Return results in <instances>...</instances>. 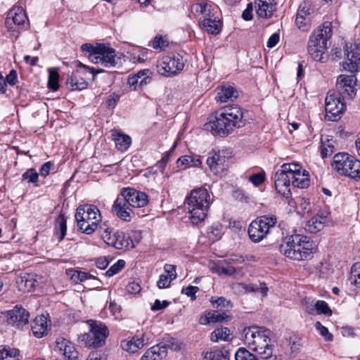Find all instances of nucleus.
<instances>
[{
	"instance_id": "nucleus-30",
	"label": "nucleus",
	"mask_w": 360,
	"mask_h": 360,
	"mask_svg": "<svg viewBox=\"0 0 360 360\" xmlns=\"http://www.w3.org/2000/svg\"><path fill=\"white\" fill-rule=\"evenodd\" d=\"M328 223L327 215L323 213L318 214L307 221L305 230L308 232L316 233L322 230Z\"/></svg>"
},
{
	"instance_id": "nucleus-7",
	"label": "nucleus",
	"mask_w": 360,
	"mask_h": 360,
	"mask_svg": "<svg viewBox=\"0 0 360 360\" xmlns=\"http://www.w3.org/2000/svg\"><path fill=\"white\" fill-rule=\"evenodd\" d=\"M75 219L79 229L86 234L93 233L102 221L100 210L93 205H84L77 207Z\"/></svg>"
},
{
	"instance_id": "nucleus-37",
	"label": "nucleus",
	"mask_w": 360,
	"mask_h": 360,
	"mask_svg": "<svg viewBox=\"0 0 360 360\" xmlns=\"http://www.w3.org/2000/svg\"><path fill=\"white\" fill-rule=\"evenodd\" d=\"M116 148L120 151H126L131 145V138L118 132L112 134Z\"/></svg>"
},
{
	"instance_id": "nucleus-9",
	"label": "nucleus",
	"mask_w": 360,
	"mask_h": 360,
	"mask_svg": "<svg viewBox=\"0 0 360 360\" xmlns=\"http://www.w3.org/2000/svg\"><path fill=\"white\" fill-rule=\"evenodd\" d=\"M99 233L102 239L107 245L118 250L134 248L138 243V241H133L129 236H127L123 232H112V229L105 224L100 226Z\"/></svg>"
},
{
	"instance_id": "nucleus-60",
	"label": "nucleus",
	"mask_w": 360,
	"mask_h": 360,
	"mask_svg": "<svg viewBox=\"0 0 360 360\" xmlns=\"http://www.w3.org/2000/svg\"><path fill=\"white\" fill-rule=\"evenodd\" d=\"M191 158L190 155H183L176 160L177 167H184V168L190 167Z\"/></svg>"
},
{
	"instance_id": "nucleus-26",
	"label": "nucleus",
	"mask_w": 360,
	"mask_h": 360,
	"mask_svg": "<svg viewBox=\"0 0 360 360\" xmlns=\"http://www.w3.org/2000/svg\"><path fill=\"white\" fill-rule=\"evenodd\" d=\"M311 7L309 3L304 2L297 10L295 23L297 27L302 30H307L309 28V15Z\"/></svg>"
},
{
	"instance_id": "nucleus-55",
	"label": "nucleus",
	"mask_w": 360,
	"mask_h": 360,
	"mask_svg": "<svg viewBox=\"0 0 360 360\" xmlns=\"http://www.w3.org/2000/svg\"><path fill=\"white\" fill-rule=\"evenodd\" d=\"M125 262L122 259L118 260L106 272L105 274L108 276H112L117 274L124 266Z\"/></svg>"
},
{
	"instance_id": "nucleus-52",
	"label": "nucleus",
	"mask_w": 360,
	"mask_h": 360,
	"mask_svg": "<svg viewBox=\"0 0 360 360\" xmlns=\"http://www.w3.org/2000/svg\"><path fill=\"white\" fill-rule=\"evenodd\" d=\"M250 181L255 186H259L262 184L265 181V172L262 171L260 172L254 174L248 177Z\"/></svg>"
},
{
	"instance_id": "nucleus-22",
	"label": "nucleus",
	"mask_w": 360,
	"mask_h": 360,
	"mask_svg": "<svg viewBox=\"0 0 360 360\" xmlns=\"http://www.w3.org/2000/svg\"><path fill=\"white\" fill-rule=\"evenodd\" d=\"M152 72L149 69L139 70L136 74L129 75L127 85L131 91H136L151 82Z\"/></svg>"
},
{
	"instance_id": "nucleus-62",
	"label": "nucleus",
	"mask_w": 360,
	"mask_h": 360,
	"mask_svg": "<svg viewBox=\"0 0 360 360\" xmlns=\"http://www.w3.org/2000/svg\"><path fill=\"white\" fill-rule=\"evenodd\" d=\"M166 46V41L161 37H156L153 42V47L155 49L162 50Z\"/></svg>"
},
{
	"instance_id": "nucleus-36",
	"label": "nucleus",
	"mask_w": 360,
	"mask_h": 360,
	"mask_svg": "<svg viewBox=\"0 0 360 360\" xmlns=\"http://www.w3.org/2000/svg\"><path fill=\"white\" fill-rule=\"evenodd\" d=\"M232 334L230 330L226 327H221L215 329L210 335V340L213 342L219 341H231Z\"/></svg>"
},
{
	"instance_id": "nucleus-42",
	"label": "nucleus",
	"mask_w": 360,
	"mask_h": 360,
	"mask_svg": "<svg viewBox=\"0 0 360 360\" xmlns=\"http://www.w3.org/2000/svg\"><path fill=\"white\" fill-rule=\"evenodd\" d=\"M146 352L150 355L149 358H150V360H162L167 354L165 347H160V345H155Z\"/></svg>"
},
{
	"instance_id": "nucleus-63",
	"label": "nucleus",
	"mask_w": 360,
	"mask_h": 360,
	"mask_svg": "<svg viewBox=\"0 0 360 360\" xmlns=\"http://www.w3.org/2000/svg\"><path fill=\"white\" fill-rule=\"evenodd\" d=\"M280 36L278 33H274L268 39L266 46L268 48L274 47L279 41Z\"/></svg>"
},
{
	"instance_id": "nucleus-56",
	"label": "nucleus",
	"mask_w": 360,
	"mask_h": 360,
	"mask_svg": "<svg viewBox=\"0 0 360 360\" xmlns=\"http://www.w3.org/2000/svg\"><path fill=\"white\" fill-rule=\"evenodd\" d=\"M38 173L34 169H28L22 174V179L28 180V182L35 184L38 181Z\"/></svg>"
},
{
	"instance_id": "nucleus-64",
	"label": "nucleus",
	"mask_w": 360,
	"mask_h": 360,
	"mask_svg": "<svg viewBox=\"0 0 360 360\" xmlns=\"http://www.w3.org/2000/svg\"><path fill=\"white\" fill-rule=\"evenodd\" d=\"M252 10H253V6L252 3H250L248 4L247 8L245 9V11L242 13V18L245 20H250L252 18Z\"/></svg>"
},
{
	"instance_id": "nucleus-27",
	"label": "nucleus",
	"mask_w": 360,
	"mask_h": 360,
	"mask_svg": "<svg viewBox=\"0 0 360 360\" xmlns=\"http://www.w3.org/2000/svg\"><path fill=\"white\" fill-rule=\"evenodd\" d=\"M56 347L62 354L69 360H76L78 357V352L73 344L68 340L63 338H58L56 341Z\"/></svg>"
},
{
	"instance_id": "nucleus-47",
	"label": "nucleus",
	"mask_w": 360,
	"mask_h": 360,
	"mask_svg": "<svg viewBox=\"0 0 360 360\" xmlns=\"http://www.w3.org/2000/svg\"><path fill=\"white\" fill-rule=\"evenodd\" d=\"M202 356L205 360H229L220 350L203 352Z\"/></svg>"
},
{
	"instance_id": "nucleus-20",
	"label": "nucleus",
	"mask_w": 360,
	"mask_h": 360,
	"mask_svg": "<svg viewBox=\"0 0 360 360\" xmlns=\"http://www.w3.org/2000/svg\"><path fill=\"white\" fill-rule=\"evenodd\" d=\"M112 210L119 219L127 222L131 221L135 215L130 205L121 194L115 200Z\"/></svg>"
},
{
	"instance_id": "nucleus-1",
	"label": "nucleus",
	"mask_w": 360,
	"mask_h": 360,
	"mask_svg": "<svg viewBox=\"0 0 360 360\" xmlns=\"http://www.w3.org/2000/svg\"><path fill=\"white\" fill-rule=\"evenodd\" d=\"M243 124L242 108L237 105H229L217 110L214 120L206 123L205 127L215 136H226L235 129L240 128Z\"/></svg>"
},
{
	"instance_id": "nucleus-15",
	"label": "nucleus",
	"mask_w": 360,
	"mask_h": 360,
	"mask_svg": "<svg viewBox=\"0 0 360 360\" xmlns=\"http://www.w3.org/2000/svg\"><path fill=\"white\" fill-rule=\"evenodd\" d=\"M345 60L341 63L344 70L355 73L360 70V45H346Z\"/></svg>"
},
{
	"instance_id": "nucleus-53",
	"label": "nucleus",
	"mask_w": 360,
	"mask_h": 360,
	"mask_svg": "<svg viewBox=\"0 0 360 360\" xmlns=\"http://www.w3.org/2000/svg\"><path fill=\"white\" fill-rule=\"evenodd\" d=\"M311 211V205L309 200L302 198L299 200V205L297 207V212L300 214L309 213Z\"/></svg>"
},
{
	"instance_id": "nucleus-39",
	"label": "nucleus",
	"mask_w": 360,
	"mask_h": 360,
	"mask_svg": "<svg viewBox=\"0 0 360 360\" xmlns=\"http://www.w3.org/2000/svg\"><path fill=\"white\" fill-rule=\"evenodd\" d=\"M221 275L234 276L236 278H240L244 276V272L242 268L236 269L232 266L231 263H228L224 260L221 261L220 276Z\"/></svg>"
},
{
	"instance_id": "nucleus-35",
	"label": "nucleus",
	"mask_w": 360,
	"mask_h": 360,
	"mask_svg": "<svg viewBox=\"0 0 360 360\" xmlns=\"http://www.w3.org/2000/svg\"><path fill=\"white\" fill-rule=\"evenodd\" d=\"M211 5L206 0H200L191 6V11L194 14H200L203 18L210 17L214 15L211 11Z\"/></svg>"
},
{
	"instance_id": "nucleus-29",
	"label": "nucleus",
	"mask_w": 360,
	"mask_h": 360,
	"mask_svg": "<svg viewBox=\"0 0 360 360\" xmlns=\"http://www.w3.org/2000/svg\"><path fill=\"white\" fill-rule=\"evenodd\" d=\"M217 94L216 96V100L219 103H226L229 101H233L236 99L238 96L236 88L229 84H225L219 86L217 89Z\"/></svg>"
},
{
	"instance_id": "nucleus-41",
	"label": "nucleus",
	"mask_w": 360,
	"mask_h": 360,
	"mask_svg": "<svg viewBox=\"0 0 360 360\" xmlns=\"http://www.w3.org/2000/svg\"><path fill=\"white\" fill-rule=\"evenodd\" d=\"M66 219L65 216L61 214L56 219L54 229V234L59 241H61L64 238L66 234Z\"/></svg>"
},
{
	"instance_id": "nucleus-31",
	"label": "nucleus",
	"mask_w": 360,
	"mask_h": 360,
	"mask_svg": "<svg viewBox=\"0 0 360 360\" xmlns=\"http://www.w3.org/2000/svg\"><path fill=\"white\" fill-rule=\"evenodd\" d=\"M306 310L309 314H324L330 316L332 311L328 304L323 300H318L314 304H309L306 307Z\"/></svg>"
},
{
	"instance_id": "nucleus-17",
	"label": "nucleus",
	"mask_w": 360,
	"mask_h": 360,
	"mask_svg": "<svg viewBox=\"0 0 360 360\" xmlns=\"http://www.w3.org/2000/svg\"><path fill=\"white\" fill-rule=\"evenodd\" d=\"M292 186L305 188L310 184L309 172L295 162L287 163Z\"/></svg>"
},
{
	"instance_id": "nucleus-59",
	"label": "nucleus",
	"mask_w": 360,
	"mask_h": 360,
	"mask_svg": "<svg viewBox=\"0 0 360 360\" xmlns=\"http://www.w3.org/2000/svg\"><path fill=\"white\" fill-rule=\"evenodd\" d=\"M233 197L236 200H238L240 202H248V201H249V197L245 194L244 191L239 189V188L236 189L233 192Z\"/></svg>"
},
{
	"instance_id": "nucleus-21",
	"label": "nucleus",
	"mask_w": 360,
	"mask_h": 360,
	"mask_svg": "<svg viewBox=\"0 0 360 360\" xmlns=\"http://www.w3.org/2000/svg\"><path fill=\"white\" fill-rule=\"evenodd\" d=\"M28 24L27 15L24 9L20 6L13 7L8 13L6 25L9 30H13V25L18 27H25Z\"/></svg>"
},
{
	"instance_id": "nucleus-23",
	"label": "nucleus",
	"mask_w": 360,
	"mask_h": 360,
	"mask_svg": "<svg viewBox=\"0 0 360 360\" xmlns=\"http://www.w3.org/2000/svg\"><path fill=\"white\" fill-rule=\"evenodd\" d=\"M353 160L354 157L347 153H338L333 157L332 168L340 175L347 176Z\"/></svg>"
},
{
	"instance_id": "nucleus-11",
	"label": "nucleus",
	"mask_w": 360,
	"mask_h": 360,
	"mask_svg": "<svg viewBox=\"0 0 360 360\" xmlns=\"http://www.w3.org/2000/svg\"><path fill=\"white\" fill-rule=\"evenodd\" d=\"M277 222L274 216H262L251 222L248 228L250 238L255 243L264 239Z\"/></svg>"
},
{
	"instance_id": "nucleus-51",
	"label": "nucleus",
	"mask_w": 360,
	"mask_h": 360,
	"mask_svg": "<svg viewBox=\"0 0 360 360\" xmlns=\"http://www.w3.org/2000/svg\"><path fill=\"white\" fill-rule=\"evenodd\" d=\"M19 354V351L15 348L4 347L0 349V360H4L8 357H15Z\"/></svg>"
},
{
	"instance_id": "nucleus-19",
	"label": "nucleus",
	"mask_w": 360,
	"mask_h": 360,
	"mask_svg": "<svg viewBox=\"0 0 360 360\" xmlns=\"http://www.w3.org/2000/svg\"><path fill=\"white\" fill-rule=\"evenodd\" d=\"M120 194L127 200L129 205L133 207H143L148 202V195L134 188L127 187L122 189Z\"/></svg>"
},
{
	"instance_id": "nucleus-2",
	"label": "nucleus",
	"mask_w": 360,
	"mask_h": 360,
	"mask_svg": "<svg viewBox=\"0 0 360 360\" xmlns=\"http://www.w3.org/2000/svg\"><path fill=\"white\" fill-rule=\"evenodd\" d=\"M313 242L306 236L300 234L286 237L280 245L281 253L295 261L310 259L313 255Z\"/></svg>"
},
{
	"instance_id": "nucleus-18",
	"label": "nucleus",
	"mask_w": 360,
	"mask_h": 360,
	"mask_svg": "<svg viewBox=\"0 0 360 360\" xmlns=\"http://www.w3.org/2000/svg\"><path fill=\"white\" fill-rule=\"evenodd\" d=\"M345 109V105L340 98L328 92L325 101L326 116L330 120L336 121Z\"/></svg>"
},
{
	"instance_id": "nucleus-49",
	"label": "nucleus",
	"mask_w": 360,
	"mask_h": 360,
	"mask_svg": "<svg viewBox=\"0 0 360 360\" xmlns=\"http://www.w3.org/2000/svg\"><path fill=\"white\" fill-rule=\"evenodd\" d=\"M350 171L347 176L360 180V161L359 160L354 158L352 165L350 166Z\"/></svg>"
},
{
	"instance_id": "nucleus-3",
	"label": "nucleus",
	"mask_w": 360,
	"mask_h": 360,
	"mask_svg": "<svg viewBox=\"0 0 360 360\" xmlns=\"http://www.w3.org/2000/svg\"><path fill=\"white\" fill-rule=\"evenodd\" d=\"M270 333L269 330L262 328L250 326L243 328L242 338L252 351L257 352L262 358L268 359L273 354Z\"/></svg>"
},
{
	"instance_id": "nucleus-34",
	"label": "nucleus",
	"mask_w": 360,
	"mask_h": 360,
	"mask_svg": "<svg viewBox=\"0 0 360 360\" xmlns=\"http://www.w3.org/2000/svg\"><path fill=\"white\" fill-rule=\"evenodd\" d=\"M143 338L134 337L131 340H124L121 342V347L123 350L135 353L144 346Z\"/></svg>"
},
{
	"instance_id": "nucleus-61",
	"label": "nucleus",
	"mask_w": 360,
	"mask_h": 360,
	"mask_svg": "<svg viewBox=\"0 0 360 360\" xmlns=\"http://www.w3.org/2000/svg\"><path fill=\"white\" fill-rule=\"evenodd\" d=\"M165 272L167 276L170 277V279L174 280L176 278V266L172 264H167L164 266Z\"/></svg>"
},
{
	"instance_id": "nucleus-5",
	"label": "nucleus",
	"mask_w": 360,
	"mask_h": 360,
	"mask_svg": "<svg viewBox=\"0 0 360 360\" xmlns=\"http://www.w3.org/2000/svg\"><path fill=\"white\" fill-rule=\"evenodd\" d=\"M331 36L332 29L330 22H325L321 27L316 29L311 34L307 50L314 60L321 63L326 60L327 41Z\"/></svg>"
},
{
	"instance_id": "nucleus-8",
	"label": "nucleus",
	"mask_w": 360,
	"mask_h": 360,
	"mask_svg": "<svg viewBox=\"0 0 360 360\" xmlns=\"http://www.w3.org/2000/svg\"><path fill=\"white\" fill-rule=\"evenodd\" d=\"M90 330L78 337L79 342L88 347H101L105 343L109 335L106 326L101 321L89 320L87 321Z\"/></svg>"
},
{
	"instance_id": "nucleus-10",
	"label": "nucleus",
	"mask_w": 360,
	"mask_h": 360,
	"mask_svg": "<svg viewBox=\"0 0 360 360\" xmlns=\"http://www.w3.org/2000/svg\"><path fill=\"white\" fill-rule=\"evenodd\" d=\"M101 72V70H96L79 63L76 70L68 77L66 82L67 86L72 91L85 89L88 85L86 79H89V76L94 78L96 74Z\"/></svg>"
},
{
	"instance_id": "nucleus-32",
	"label": "nucleus",
	"mask_w": 360,
	"mask_h": 360,
	"mask_svg": "<svg viewBox=\"0 0 360 360\" xmlns=\"http://www.w3.org/2000/svg\"><path fill=\"white\" fill-rule=\"evenodd\" d=\"M32 330L37 338L43 337L47 330V319L44 315L37 316L32 325Z\"/></svg>"
},
{
	"instance_id": "nucleus-57",
	"label": "nucleus",
	"mask_w": 360,
	"mask_h": 360,
	"mask_svg": "<svg viewBox=\"0 0 360 360\" xmlns=\"http://www.w3.org/2000/svg\"><path fill=\"white\" fill-rule=\"evenodd\" d=\"M199 290V288L197 286L189 285L185 288H183L181 292L188 297H190L191 299L193 301L196 300L195 294Z\"/></svg>"
},
{
	"instance_id": "nucleus-58",
	"label": "nucleus",
	"mask_w": 360,
	"mask_h": 360,
	"mask_svg": "<svg viewBox=\"0 0 360 360\" xmlns=\"http://www.w3.org/2000/svg\"><path fill=\"white\" fill-rule=\"evenodd\" d=\"M173 279H170L169 276L162 274L160 276L159 280L157 282V285L159 288H166L170 285L171 282Z\"/></svg>"
},
{
	"instance_id": "nucleus-28",
	"label": "nucleus",
	"mask_w": 360,
	"mask_h": 360,
	"mask_svg": "<svg viewBox=\"0 0 360 360\" xmlns=\"http://www.w3.org/2000/svg\"><path fill=\"white\" fill-rule=\"evenodd\" d=\"M256 12L259 17L269 18L276 10L275 0H255Z\"/></svg>"
},
{
	"instance_id": "nucleus-43",
	"label": "nucleus",
	"mask_w": 360,
	"mask_h": 360,
	"mask_svg": "<svg viewBox=\"0 0 360 360\" xmlns=\"http://www.w3.org/2000/svg\"><path fill=\"white\" fill-rule=\"evenodd\" d=\"M230 288L233 293L238 295L257 290V288H255L253 285H246L243 283H233L231 284Z\"/></svg>"
},
{
	"instance_id": "nucleus-24",
	"label": "nucleus",
	"mask_w": 360,
	"mask_h": 360,
	"mask_svg": "<svg viewBox=\"0 0 360 360\" xmlns=\"http://www.w3.org/2000/svg\"><path fill=\"white\" fill-rule=\"evenodd\" d=\"M30 314L22 307L15 306L7 312V322L18 328L28 323Z\"/></svg>"
},
{
	"instance_id": "nucleus-13",
	"label": "nucleus",
	"mask_w": 360,
	"mask_h": 360,
	"mask_svg": "<svg viewBox=\"0 0 360 360\" xmlns=\"http://www.w3.org/2000/svg\"><path fill=\"white\" fill-rule=\"evenodd\" d=\"M184 63L180 56H164L158 61L157 71L163 76L174 75L183 70Z\"/></svg>"
},
{
	"instance_id": "nucleus-44",
	"label": "nucleus",
	"mask_w": 360,
	"mask_h": 360,
	"mask_svg": "<svg viewBox=\"0 0 360 360\" xmlns=\"http://www.w3.org/2000/svg\"><path fill=\"white\" fill-rule=\"evenodd\" d=\"M235 360H259V359L245 347H240L235 353Z\"/></svg>"
},
{
	"instance_id": "nucleus-48",
	"label": "nucleus",
	"mask_w": 360,
	"mask_h": 360,
	"mask_svg": "<svg viewBox=\"0 0 360 360\" xmlns=\"http://www.w3.org/2000/svg\"><path fill=\"white\" fill-rule=\"evenodd\" d=\"M350 281L360 288V262H356L352 266Z\"/></svg>"
},
{
	"instance_id": "nucleus-50",
	"label": "nucleus",
	"mask_w": 360,
	"mask_h": 360,
	"mask_svg": "<svg viewBox=\"0 0 360 360\" xmlns=\"http://www.w3.org/2000/svg\"><path fill=\"white\" fill-rule=\"evenodd\" d=\"M160 347H165L166 351L167 352V349H170L172 350H178L180 349L179 342L173 338H167L164 340V341L160 344Z\"/></svg>"
},
{
	"instance_id": "nucleus-38",
	"label": "nucleus",
	"mask_w": 360,
	"mask_h": 360,
	"mask_svg": "<svg viewBox=\"0 0 360 360\" xmlns=\"http://www.w3.org/2000/svg\"><path fill=\"white\" fill-rule=\"evenodd\" d=\"M66 274L70 278V279L75 283H83L86 280L94 278L93 276L89 274L86 272L81 271L74 269H67Z\"/></svg>"
},
{
	"instance_id": "nucleus-46",
	"label": "nucleus",
	"mask_w": 360,
	"mask_h": 360,
	"mask_svg": "<svg viewBox=\"0 0 360 360\" xmlns=\"http://www.w3.org/2000/svg\"><path fill=\"white\" fill-rule=\"evenodd\" d=\"M49 81H48L49 88L50 89H51L52 91H57L59 88L58 72L55 69H49Z\"/></svg>"
},
{
	"instance_id": "nucleus-40",
	"label": "nucleus",
	"mask_w": 360,
	"mask_h": 360,
	"mask_svg": "<svg viewBox=\"0 0 360 360\" xmlns=\"http://www.w3.org/2000/svg\"><path fill=\"white\" fill-rule=\"evenodd\" d=\"M335 141L328 136H322L321 139V152L323 158L332 155L335 151Z\"/></svg>"
},
{
	"instance_id": "nucleus-54",
	"label": "nucleus",
	"mask_w": 360,
	"mask_h": 360,
	"mask_svg": "<svg viewBox=\"0 0 360 360\" xmlns=\"http://www.w3.org/2000/svg\"><path fill=\"white\" fill-rule=\"evenodd\" d=\"M315 328L326 341H331L333 340V335L328 331V328L323 326L319 321L315 323Z\"/></svg>"
},
{
	"instance_id": "nucleus-12",
	"label": "nucleus",
	"mask_w": 360,
	"mask_h": 360,
	"mask_svg": "<svg viewBox=\"0 0 360 360\" xmlns=\"http://www.w3.org/2000/svg\"><path fill=\"white\" fill-rule=\"evenodd\" d=\"M230 155L226 150H212L207 158V164L214 174H222L229 166Z\"/></svg>"
},
{
	"instance_id": "nucleus-4",
	"label": "nucleus",
	"mask_w": 360,
	"mask_h": 360,
	"mask_svg": "<svg viewBox=\"0 0 360 360\" xmlns=\"http://www.w3.org/2000/svg\"><path fill=\"white\" fill-rule=\"evenodd\" d=\"M187 209L193 224L203 221L210 205V196L207 189L199 188L193 190L186 198Z\"/></svg>"
},
{
	"instance_id": "nucleus-33",
	"label": "nucleus",
	"mask_w": 360,
	"mask_h": 360,
	"mask_svg": "<svg viewBox=\"0 0 360 360\" xmlns=\"http://www.w3.org/2000/svg\"><path fill=\"white\" fill-rule=\"evenodd\" d=\"M200 26L207 32L211 34H217L220 31V21L212 15L210 17L200 19Z\"/></svg>"
},
{
	"instance_id": "nucleus-14",
	"label": "nucleus",
	"mask_w": 360,
	"mask_h": 360,
	"mask_svg": "<svg viewBox=\"0 0 360 360\" xmlns=\"http://www.w3.org/2000/svg\"><path fill=\"white\" fill-rule=\"evenodd\" d=\"M288 165L284 163L274 174V185L278 193L286 199L291 195L290 185L292 184Z\"/></svg>"
},
{
	"instance_id": "nucleus-16",
	"label": "nucleus",
	"mask_w": 360,
	"mask_h": 360,
	"mask_svg": "<svg viewBox=\"0 0 360 360\" xmlns=\"http://www.w3.org/2000/svg\"><path fill=\"white\" fill-rule=\"evenodd\" d=\"M357 79L354 75H340L336 81V87L344 98H352L356 92Z\"/></svg>"
},
{
	"instance_id": "nucleus-6",
	"label": "nucleus",
	"mask_w": 360,
	"mask_h": 360,
	"mask_svg": "<svg viewBox=\"0 0 360 360\" xmlns=\"http://www.w3.org/2000/svg\"><path fill=\"white\" fill-rule=\"evenodd\" d=\"M83 52L88 53L89 59L94 63L101 64L104 67H114L118 59L115 50L105 44H84L82 45Z\"/></svg>"
},
{
	"instance_id": "nucleus-45",
	"label": "nucleus",
	"mask_w": 360,
	"mask_h": 360,
	"mask_svg": "<svg viewBox=\"0 0 360 360\" xmlns=\"http://www.w3.org/2000/svg\"><path fill=\"white\" fill-rule=\"evenodd\" d=\"M210 301L214 308H231L233 306L231 302L224 297H212Z\"/></svg>"
},
{
	"instance_id": "nucleus-25",
	"label": "nucleus",
	"mask_w": 360,
	"mask_h": 360,
	"mask_svg": "<svg viewBox=\"0 0 360 360\" xmlns=\"http://www.w3.org/2000/svg\"><path fill=\"white\" fill-rule=\"evenodd\" d=\"M231 319V316L226 313H219L217 311L210 310L202 313L199 319L200 325H210L217 323H223L229 321Z\"/></svg>"
}]
</instances>
